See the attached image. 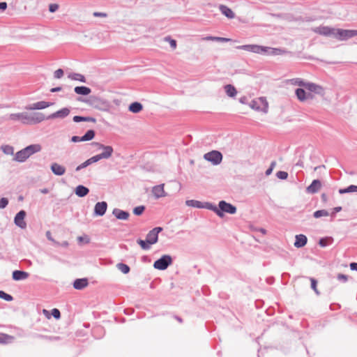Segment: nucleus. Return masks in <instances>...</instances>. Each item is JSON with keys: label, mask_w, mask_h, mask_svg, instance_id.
Masks as SVG:
<instances>
[{"label": "nucleus", "mask_w": 357, "mask_h": 357, "mask_svg": "<svg viewBox=\"0 0 357 357\" xmlns=\"http://www.w3.org/2000/svg\"><path fill=\"white\" fill-rule=\"evenodd\" d=\"M8 119L12 121H19L25 125L37 124L45 120V116L41 112H33L29 114L27 112H20L10 114Z\"/></svg>", "instance_id": "1"}, {"label": "nucleus", "mask_w": 357, "mask_h": 357, "mask_svg": "<svg viewBox=\"0 0 357 357\" xmlns=\"http://www.w3.org/2000/svg\"><path fill=\"white\" fill-rule=\"evenodd\" d=\"M42 150V146L40 144H33L17 151L13 158L15 161L18 162H24L30 156L34 153H38Z\"/></svg>", "instance_id": "2"}, {"label": "nucleus", "mask_w": 357, "mask_h": 357, "mask_svg": "<svg viewBox=\"0 0 357 357\" xmlns=\"http://www.w3.org/2000/svg\"><path fill=\"white\" fill-rule=\"evenodd\" d=\"M236 207L230 203L222 200L219 202L218 206L212 204L211 211H213L218 216L222 218L224 213L235 214L236 213Z\"/></svg>", "instance_id": "3"}, {"label": "nucleus", "mask_w": 357, "mask_h": 357, "mask_svg": "<svg viewBox=\"0 0 357 357\" xmlns=\"http://www.w3.org/2000/svg\"><path fill=\"white\" fill-rule=\"evenodd\" d=\"M83 101L89 106L100 110H105L109 106L106 100L97 96H91L89 99Z\"/></svg>", "instance_id": "4"}, {"label": "nucleus", "mask_w": 357, "mask_h": 357, "mask_svg": "<svg viewBox=\"0 0 357 357\" xmlns=\"http://www.w3.org/2000/svg\"><path fill=\"white\" fill-rule=\"evenodd\" d=\"M93 145L96 146L98 149L102 150V153L97 154L100 160L102 159H108L113 154L114 149L111 146H106L99 142H93Z\"/></svg>", "instance_id": "5"}, {"label": "nucleus", "mask_w": 357, "mask_h": 357, "mask_svg": "<svg viewBox=\"0 0 357 357\" xmlns=\"http://www.w3.org/2000/svg\"><path fill=\"white\" fill-rule=\"evenodd\" d=\"M172 264V258L170 255H162L160 259H157L153 263V267L160 271H164Z\"/></svg>", "instance_id": "6"}, {"label": "nucleus", "mask_w": 357, "mask_h": 357, "mask_svg": "<svg viewBox=\"0 0 357 357\" xmlns=\"http://www.w3.org/2000/svg\"><path fill=\"white\" fill-rule=\"evenodd\" d=\"M250 106L255 110L261 111L264 113L268 112V104L264 97H261L257 100H253L251 101Z\"/></svg>", "instance_id": "7"}, {"label": "nucleus", "mask_w": 357, "mask_h": 357, "mask_svg": "<svg viewBox=\"0 0 357 357\" xmlns=\"http://www.w3.org/2000/svg\"><path fill=\"white\" fill-rule=\"evenodd\" d=\"M204 158L211 162L213 165H217L222 162V155L218 151H212L205 153L204 155Z\"/></svg>", "instance_id": "8"}, {"label": "nucleus", "mask_w": 357, "mask_h": 357, "mask_svg": "<svg viewBox=\"0 0 357 357\" xmlns=\"http://www.w3.org/2000/svg\"><path fill=\"white\" fill-rule=\"evenodd\" d=\"M356 36L357 30L338 29L335 33V37L340 40H347Z\"/></svg>", "instance_id": "9"}, {"label": "nucleus", "mask_w": 357, "mask_h": 357, "mask_svg": "<svg viewBox=\"0 0 357 357\" xmlns=\"http://www.w3.org/2000/svg\"><path fill=\"white\" fill-rule=\"evenodd\" d=\"M236 48L259 54H263L265 50L264 46L259 45H243L237 46Z\"/></svg>", "instance_id": "10"}, {"label": "nucleus", "mask_w": 357, "mask_h": 357, "mask_svg": "<svg viewBox=\"0 0 357 357\" xmlns=\"http://www.w3.org/2000/svg\"><path fill=\"white\" fill-rule=\"evenodd\" d=\"M188 206H191L197 208H206L211 211L212 204L210 202H202L200 201L190 199L185 202Z\"/></svg>", "instance_id": "11"}, {"label": "nucleus", "mask_w": 357, "mask_h": 357, "mask_svg": "<svg viewBox=\"0 0 357 357\" xmlns=\"http://www.w3.org/2000/svg\"><path fill=\"white\" fill-rule=\"evenodd\" d=\"M26 213L24 210L20 211L14 218V223L16 226L21 229H25L26 227V223L24 221Z\"/></svg>", "instance_id": "12"}, {"label": "nucleus", "mask_w": 357, "mask_h": 357, "mask_svg": "<svg viewBox=\"0 0 357 357\" xmlns=\"http://www.w3.org/2000/svg\"><path fill=\"white\" fill-rule=\"evenodd\" d=\"M70 109L68 107H63L47 116H45V120L53 119H64L68 116L70 114Z\"/></svg>", "instance_id": "13"}, {"label": "nucleus", "mask_w": 357, "mask_h": 357, "mask_svg": "<svg viewBox=\"0 0 357 357\" xmlns=\"http://www.w3.org/2000/svg\"><path fill=\"white\" fill-rule=\"evenodd\" d=\"M54 103L50 102H46V101H39L29 105H26L25 107V109L26 110H36V109H45L51 105H52Z\"/></svg>", "instance_id": "14"}, {"label": "nucleus", "mask_w": 357, "mask_h": 357, "mask_svg": "<svg viewBox=\"0 0 357 357\" xmlns=\"http://www.w3.org/2000/svg\"><path fill=\"white\" fill-rule=\"evenodd\" d=\"M305 89L309 91L313 92L319 96H324L325 94V90L324 87L314 83L307 82Z\"/></svg>", "instance_id": "15"}, {"label": "nucleus", "mask_w": 357, "mask_h": 357, "mask_svg": "<svg viewBox=\"0 0 357 357\" xmlns=\"http://www.w3.org/2000/svg\"><path fill=\"white\" fill-rule=\"evenodd\" d=\"M264 49L265 50L263 52V54H268V55H282L284 54H291V52L281 48H273L270 47H264Z\"/></svg>", "instance_id": "16"}, {"label": "nucleus", "mask_w": 357, "mask_h": 357, "mask_svg": "<svg viewBox=\"0 0 357 357\" xmlns=\"http://www.w3.org/2000/svg\"><path fill=\"white\" fill-rule=\"evenodd\" d=\"M107 204L106 202H97L94 206L93 215L96 216H102L106 213Z\"/></svg>", "instance_id": "17"}, {"label": "nucleus", "mask_w": 357, "mask_h": 357, "mask_svg": "<svg viewBox=\"0 0 357 357\" xmlns=\"http://www.w3.org/2000/svg\"><path fill=\"white\" fill-rule=\"evenodd\" d=\"M312 31L317 34L328 36L333 33L335 29L328 26H320L314 28Z\"/></svg>", "instance_id": "18"}, {"label": "nucleus", "mask_w": 357, "mask_h": 357, "mask_svg": "<svg viewBox=\"0 0 357 357\" xmlns=\"http://www.w3.org/2000/svg\"><path fill=\"white\" fill-rule=\"evenodd\" d=\"M321 188V183L319 180L315 179L307 187L306 191L310 194L317 193Z\"/></svg>", "instance_id": "19"}, {"label": "nucleus", "mask_w": 357, "mask_h": 357, "mask_svg": "<svg viewBox=\"0 0 357 357\" xmlns=\"http://www.w3.org/2000/svg\"><path fill=\"white\" fill-rule=\"evenodd\" d=\"M164 184L155 185L152 189V192L155 198H161L167 196V193L164 190Z\"/></svg>", "instance_id": "20"}, {"label": "nucleus", "mask_w": 357, "mask_h": 357, "mask_svg": "<svg viewBox=\"0 0 357 357\" xmlns=\"http://www.w3.org/2000/svg\"><path fill=\"white\" fill-rule=\"evenodd\" d=\"M50 169L52 173L56 176H62L66 172V168L64 166L61 165L56 162L52 163Z\"/></svg>", "instance_id": "21"}, {"label": "nucleus", "mask_w": 357, "mask_h": 357, "mask_svg": "<svg viewBox=\"0 0 357 357\" xmlns=\"http://www.w3.org/2000/svg\"><path fill=\"white\" fill-rule=\"evenodd\" d=\"M295 93L297 98L301 102H304L308 98H312L311 93H307L304 89L301 88L296 89Z\"/></svg>", "instance_id": "22"}, {"label": "nucleus", "mask_w": 357, "mask_h": 357, "mask_svg": "<svg viewBox=\"0 0 357 357\" xmlns=\"http://www.w3.org/2000/svg\"><path fill=\"white\" fill-rule=\"evenodd\" d=\"M295 238H296V240L294 243V245L296 248H303L307 244V238L305 235L298 234L296 236Z\"/></svg>", "instance_id": "23"}, {"label": "nucleus", "mask_w": 357, "mask_h": 357, "mask_svg": "<svg viewBox=\"0 0 357 357\" xmlns=\"http://www.w3.org/2000/svg\"><path fill=\"white\" fill-rule=\"evenodd\" d=\"M99 160H100L98 159L97 155H96L89 158L88 160H86V161H84V162L80 164L79 165H78L76 167L75 171L79 172L81 169L86 168V167H88L90 165L98 162Z\"/></svg>", "instance_id": "24"}, {"label": "nucleus", "mask_w": 357, "mask_h": 357, "mask_svg": "<svg viewBox=\"0 0 357 357\" xmlns=\"http://www.w3.org/2000/svg\"><path fill=\"white\" fill-rule=\"evenodd\" d=\"M29 276V273L18 270L14 271L12 274L13 279L16 281L26 280Z\"/></svg>", "instance_id": "25"}, {"label": "nucleus", "mask_w": 357, "mask_h": 357, "mask_svg": "<svg viewBox=\"0 0 357 357\" xmlns=\"http://www.w3.org/2000/svg\"><path fill=\"white\" fill-rule=\"evenodd\" d=\"M113 215L119 220H127L130 215L129 213L119 208H114L112 211Z\"/></svg>", "instance_id": "26"}, {"label": "nucleus", "mask_w": 357, "mask_h": 357, "mask_svg": "<svg viewBox=\"0 0 357 357\" xmlns=\"http://www.w3.org/2000/svg\"><path fill=\"white\" fill-rule=\"evenodd\" d=\"M219 10L222 13V14L225 15L229 19H233L235 17L234 13L232 11L231 8H229L227 6L220 5Z\"/></svg>", "instance_id": "27"}, {"label": "nucleus", "mask_w": 357, "mask_h": 357, "mask_svg": "<svg viewBox=\"0 0 357 357\" xmlns=\"http://www.w3.org/2000/svg\"><path fill=\"white\" fill-rule=\"evenodd\" d=\"M88 280L86 278L76 279L73 282V287L75 289H82L88 285Z\"/></svg>", "instance_id": "28"}, {"label": "nucleus", "mask_w": 357, "mask_h": 357, "mask_svg": "<svg viewBox=\"0 0 357 357\" xmlns=\"http://www.w3.org/2000/svg\"><path fill=\"white\" fill-rule=\"evenodd\" d=\"M14 340H15L14 336H12V335L6 334V333H0V344H10V343L13 342Z\"/></svg>", "instance_id": "29"}, {"label": "nucleus", "mask_w": 357, "mask_h": 357, "mask_svg": "<svg viewBox=\"0 0 357 357\" xmlns=\"http://www.w3.org/2000/svg\"><path fill=\"white\" fill-rule=\"evenodd\" d=\"M75 192L78 197H84L88 195V193L89 192V190L88 188L82 185H79L78 186L76 187Z\"/></svg>", "instance_id": "30"}, {"label": "nucleus", "mask_w": 357, "mask_h": 357, "mask_svg": "<svg viewBox=\"0 0 357 357\" xmlns=\"http://www.w3.org/2000/svg\"><path fill=\"white\" fill-rule=\"evenodd\" d=\"M74 91L79 95L87 96L91 92V90L87 86H80L75 87Z\"/></svg>", "instance_id": "31"}, {"label": "nucleus", "mask_w": 357, "mask_h": 357, "mask_svg": "<svg viewBox=\"0 0 357 357\" xmlns=\"http://www.w3.org/2000/svg\"><path fill=\"white\" fill-rule=\"evenodd\" d=\"M74 122L78 123L81 121H86V122H93L96 123V119L91 116H75L73 119Z\"/></svg>", "instance_id": "32"}, {"label": "nucleus", "mask_w": 357, "mask_h": 357, "mask_svg": "<svg viewBox=\"0 0 357 357\" xmlns=\"http://www.w3.org/2000/svg\"><path fill=\"white\" fill-rule=\"evenodd\" d=\"M143 109V106L140 102H134L131 103L129 106V111L132 113L137 114L141 112Z\"/></svg>", "instance_id": "33"}, {"label": "nucleus", "mask_w": 357, "mask_h": 357, "mask_svg": "<svg viewBox=\"0 0 357 357\" xmlns=\"http://www.w3.org/2000/svg\"><path fill=\"white\" fill-rule=\"evenodd\" d=\"M146 240L149 244L153 245L158 242V236L151 230L146 235Z\"/></svg>", "instance_id": "34"}, {"label": "nucleus", "mask_w": 357, "mask_h": 357, "mask_svg": "<svg viewBox=\"0 0 357 357\" xmlns=\"http://www.w3.org/2000/svg\"><path fill=\"white\" fill-rule=\"evenodd\" d=\"M225 89L227 95L229 97H234L237 93L236 88L231 84L225 85Z\"/></svg>", "instance_id": "35"}, {"label": "nucleus", "mask_w": 357, "mask_h": 357, "mask_svg": "<svg viewBox=\"0 0 357 357\" xmlns=\"http://www.w3.org/2000/svg\"><path fill=\"white\" fill-rule=\"evenodd\" d=\"M68 78L73 80L79 81L83 83H85L86 82V78L83 75L76 73L69 74Z\"/></svg>", "instance_id": "36"}, {"label": "nucleus", "mask_w": 357, "mask_h": 357, "mask_svg": "<svg viewBox=\"0 0 357 357\" xmlns=\"http://www.w3.org/2000/svg\"><path fill=\"white\" fill-rule=\"evenodd\" d=\"M357 192V185H351L345 188H342L339 190L340 194H345V193H351Z\"/></svg>", "instance_id": "37"}, {"label": "nucleus", "mask_w": 357, "mask_h": 357, "mask_svg": "<svg viewBox=\"0 0 357 357\" xmlns=\"http://www.w3.org/2000/svg\"><path fill=\"white\" fill-rule=\"evenodd\" d=\"M333 242V239L332 237H326L320 238L319 241V245L322 247H326L328 245L331 244Z\"/></svg>", "instance_id": "38"}, {"label": "nucleus", "mask_w": 357, "mask_h": 357, "mask_svg": "<svg viewBox=\"0 0 357 357\" xmlns=\"http://www.w3.org/2000/svg\"><path fill=\"white\" fill-rule=\"evenodd\" d=\"M1 150L3 152V153L6 155H13L14 154V148L10 145H2L1 146Z\"/></svg>", "instance_id": "39"}, {"label": "nucleus", "mask_w": 357, "mask_h": 357, "mask_svg": "<svg viewBox=\"0 0 357 357\" xmlns=\"http://www.w3.org/2000/svg\"><path fill=\"white\" fill-rule=\"evenodd\" d=\"M289 82L293 85L303 86L305 88V86L307 84V82H304L301 78H293V79H289Z\"/></svg>", "instance_id": "40"}, {"label": "nucleus", "mask_w": 357, "mask_h": 357, "mask_svg": "<svg viewBox=\"0 0 357 357\" xmlns=\"http://www.w3.org/2000/svg\"><path fill=\"white\" fill-rule=\"evenodd\" d=\"M95 131L93 130H89L83 136V142L90 141L95 137Z\"/></svg>", "instance_id": "41"}, {"label": "nucleus", "mask_w": 357, "mask_h": 357, "mask_svg": "<svg viewBox=\"0 0 357 357\" xmlns=\"http://www.w3.org/2000/svg\"><path fill=\"white\" fill-rule=\"evenodd\" d=\"M117 268L121 271L123 273L127 274L130 272V267L123 263H119L116 265Z\"/></svg>", "instance_id": "42"}, {"label": "nucleus", "mask_w": 357, "mask_h": 357, "mask_svg": "<svg viewBox=\"0 0 357 357\" xmlns=\"http://www.w3.org/2000/svg\"><path fill=\"white\" fill-rule=\"evenodd\" d=\"M137 244H139L141 248L144 250H148L151 248V244H149L148 242H147V240L146 239V241H144L142 239H137Z\"/></svg>", "instance_id": "43"}, {"label": "nucleus", "mask_w": 357, "mask_h": 357, "mask_svg": "<svg viewBox=\"0 0 357 357\" xmlns=\"http://www.w3.org/2000/svg\"><path fill=\"white\" fill-rule=\"evenodd\" d=\"M328 215H329V213H328V212L326 210L322 209V210L316 211L314 213L313 216L315 218H319L323 217V216H328Z\"/></svg>", "instance_id": "44"}, {"label": "nucleus", "mask_w": 357, "mask_h": 357, "mask_svg": "<svg viewBox=\"0 0 357 357\" xmlns=\"http://www.w3.org/2000/svg\"><path fill=\"white\" fill-rule=\"evenodd\" d=\"M0 298L6 301H12L13 300V297L11 295L1 290H0Z\"/></svg>", "instance_id": "45"}, {"label": "nucleus", "mask_w": 357, "mask_h": 357, "mask_svg": "<svg viewBox=\"0 0 357 357\" xmlns=\"http://www.w3.org/2000/svg\"><path fill=\"white\" fill-rule=\"evenodd\" d=\"M145 210L144 206H139L133 209V213L136 215H140L143 213Z\"/></svg>", "instance_id": "46"}, {"label": "nucleus", "mask_w": 357, "mask_h": 357, "mask_svg": "<svg viewBox=\"0 0 357 357\" xmlns=\"http://www.w3.org/2000/svg\"><path fill=\"white\" fill-rule=\"evenodd\" d=\"M36 337L38 338H41V339L49 340V341H54V340H57L59 339V337L47 336V335H39V334L36 335Z\"/></svg>", "instance_id": "47"}, {"label": "nucleus", "mask_w": 357, "mask_h": 357, "mask_svg": "<svg viewBox=\"0 0 357 357\" xmlns=\"http://www.w3.org/2000/svg\"><path fill=\"white\" fill-rule=\"evenodd\" d=\"M276 176L281 180H284L287 178L288 173L284 171H279L276 173Z\"/></svg>", "instance_id": "48"}, {"label": "nucleus", "mask_w": 357, "mask_h": 357, "mask_svg": "<svg viewBox=\"0 0 357 357\" xmlns=\"http://www.w3.org/2000/svg\"><path fill=\"white\" fill-rule=\"evenodd\" d=\"M165 40L169 43V45L173 50L176 48V41L172 39L170 36L165 37Z\"/></svg>", "instance_id": "49"}, {"label": "nucleus", "mask_w": 357, "mask_h": 357, "mask_svg": "<svg viewBox=\"0 0 357 357\" xmlns=\"http://www.w3.org/2000/svg\"><path fill=\"white\" fill-rule=\"evenodd\" d=\"M310 282H311V287H312V289L314 291V292L317 295H319V291H318V289L317 288V280L314 278H310Z\"/></svg>", "instance_id": "50"}, {"label": "nucleus", "mask_w": 357, "mask_h": 357, "mask_svg": "<svg viewBox=\"0 0 357 357\" xmlns=\"http://www.w3.org/2000/svg\"><path fill=\"white\" fill-rule=\"evenodd\" d=\"M337 279L340 282L345 283V282H347L348 281V276L347 275H344V274H342V273H339L337 275Z\"/></svg>", "instance_id": "51"}, {"label": "nucleus", "mask_w": 357, "mask_h": 357, "mask_svg": "<svg viewBox=\"0 0 357 357\" xmlns=\"http://www.w3.org/2000/svg\"><path fill=\"white\" fill-rule=\"evenodd\" d=\"M8 204V199L6 197L0 199V209L5 208Z\"/></svg>", "instance_id": "52"}, {"label": "nucleus", "mask_w": 357, "mask_h": 357, "mask_svg": "<svg viewBox=\"0 0 357 357\" xmlns=\"http://www.w3.org/2000/svg\"><path fill=\"white\" fill-rule=\"evenodd\" d=\"M63 70L61 68L56 70L54 73V78L56 79H60L63 77Z\"/></svg>", "instance_id": "53"}, {"label": "nucleus", "mask_w": 357, "mask_h": 357, "mask_svg": "<svg viewBox=\"0 0 357 357\" xmlns=\"http://www.w3.org/2000/svg\"><path fill=\"white\" fill-rule=\"evenodd\" d=\"M52 314L56 319H58L61 317L60 311L56 308H54L52 310Z\"/></svg>", "instance_id": "54"}, {"label": "nucleus", "mask_w": 357, "mask_h": 357, "mask_svg": "<svg viewBox=\"0 0 357 357\" xmlns=\"http://www.w3.org/2000/svg\"><path fill=\"white\" fill-rule=\"evenodd\" d=\"M59 9V5L56 3H51L49 6V10L50 13H54Z\"/></svg>", "instance_id": "55"}, {"label": "nucleus", "mask_w": 357, "mask_h": 357, "mask_svg": "<svg viewBox=\"0 0 357 357\" xmlns=\"http://www.w3.org/2000/svg\"><path fill=\"white\" fill-rule=\"evenodd\" d=\"M77 241L79 243H81V242H84L85 243H90V238L88 237V236H79L77 238Z\"/></svg>", "instance_id": "56"}, {"label": "nucleus", "mask_w": 357, "mask_h": 357, "mask_svg": "<svg viewBox=\"0 0 357 357\" xmlns=\"http://www.w3.org/2000/svg\"><path fill=\"white\" fill-rule=\"evenodd\" d=\"M342 211V207L341 206H336L333 209V212L331 213V220H333V218H335V214L340 211Z\"/></svg>", "instance_id": "57"}, {"label": "nucleus", "mask_w": 357, "mask_h": 357, "mask_svg": "<svg viewBox=\"0 0 357 357\" xmlns=\"http://www.w3.org/2000/svg\"><path fill=\"white\" fill-rule=\"evenodd\" d=\"M46 237L48 240L52 241L55 245H59V243L56 242L52 237V235H51V232L50 231H47L46 232Z\"/></svg>", "instance_id": "58"}, {"label": "nucleus", "mask_w": 357, "mask_h": 357, "mask_svg": "<svg viewBox=\"0 0 357 357\" xmlns=\"http://www.w3.org/2000/svg\"><path fill=\"white\" fill-rule=\"evenodd\" d=\"M93 15L94 17H106L107 16V14L106 13H102V12H94L93 13Z\"/></svg>", "instance_id": "59"}, {"label": "nucleus", "mask_w": 357, "mask_h": 357, "mask_svg": "<svg viewBox=\"0 0 357 357\" xmlns=\"http://www.w3.org/2000/svg\"><path fill=\"white\" fill-rule=\"evenodd\" d=\"M71 141L73 142H83V139H82V137L73 136L71 138Z\"/></svg>", "instance_id": "60"}, {"label": "nucleus", "mask_w": 357, "mask_h": 357, "mask_svg": "<svg viewBox=\"0 0 357 357\" xmlns=\"http://www.w3.org/2000/svg\"><path fill=\"white\" fill-rule=\"evenodd\" d=\"M230 40H231L230 38H222V37H215V41H218V42H228Z\"/></svg>", "instance_id": "61"}, {"label": "nucleus", "mask_w": 357, "mask_h": 357, "mask_svg": "<svg viewBox=\"0 0 357 357\" xmlns=\"http://www.w3.org/2000/svg\"><path fill=\"white\" fill-rule=\"evenodd\" d=\"M151 231H153L158 236V234L162 231V228L160 227H157L151 229Z\"/></svg>", "instance_id": "62"}, {"label": "nucleus", "mask_w": 357, "mask_h": 357, "mask_svg": "<svg viewBox=\"0 0 357 357\" xmlns=\"http://www.w3.org/2000/svg\"><path fill=\"white\" fill-rule=\"evenodd\" d=\"M8 7L6 2H0V10H5Z\"/></svg>", "instance_id": "63"}, {"label": "nucleus", "mask_w": 357, "mask_h": 357, "mask_svg": "<svg viewBox=\"0 0 357 357\" xmlns=\"http://www.w3.org/2000/svg\"><path fill=\"white\" fill-rule=\"evenodd\" d=\"M351 270L357 271V263L352 262L349 265Z\"/></svg>", "instance_id": "64"}]
</instances>
